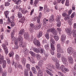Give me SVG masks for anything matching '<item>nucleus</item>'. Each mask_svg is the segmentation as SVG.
Wrapping results in <instances>:
<instances>
[{"label":"nucleus","mask_w":76,"mask_h":76,"mask_svg":"<svg viewBox=\"0 0 76 76\" xmlns=\"http://www.w3.org/2000/svg\"><path fill=\"white\" fill-rule=\"evenodd\" d=\"M23 37L20 35H19L18 38V41L20 42V47H22L23 48H25L26 47L25 44L23 42Z\"/></svg>","instance_id":"obj_1"},{"label":"nucleus","mask_w":76,"mask_h":76,"mask_svg":"<svg viewBox=\"0 0 76 76\" xmlns=\"http://www.w3.org/2000/svg\"><path fill=\"white\" fill-rule=\"evenodd\" d=\"M72 12V10H70L68 12V14H67L65 13H64L62 14L63 16L65 17L64 19L65 20H69L70 19V15H71Z\"/></svg>","instance_id":"obj_2"},{"label":"nucleus","mask_w":76,"mask_h":76,"mask_svg":"<svg viewBox=\"0 0 76 76\" xmlns=\"http://www.w3.org/2000/svg\"><path fill=\"white\" fill-rule=\"evenodd\" d=\"M61 60L64 64H65V66H67L69 63L67 61V59L66 57L63 56L61 58Z\"/></svg>","instance_id":"obj_3"},{"label":"nucleus","mask_w":76,"mask_h":76,"mask_svg":"<svg viewBox=\"0 0 76 76\" xmlns=\"http://www.w3.org/2000/svg\"><path fill=\"white\" fill-rule=\"evenodd\" d=\"M57 52L59 53H64V51L61 48V47L60 46V44H58L57 45Z\"/></svg>","instance_id":"obj_4"},{"label":"nucleus","mask_w":76,"mask_h":76,"mask_svg":"<svg viewBox=\"0 0 76 76\" xmlns=\"http://www.w3.org/2000/svg\"><path fill=\"white\" fill-rule=\"evenodd\" d=\"M48 31L51 32L52 34H54V35H57V30H55L54 28H50L48 30Z\"/></svg>","instance_id":"obj_5"},{"label":"nucleus","mask_w":76,"mask_h":76,"mask_svg":"<svg viewBox=\"0 0 76 76\" xmlns=\"http://www.w3.org/2000/svg\"><path fill=\"white\" fill-rule=\"evenodd\" d=\"M61 18V17L60 16H58V17L56 18V22H58L57 24V26L58 27H60L61 26V22L60 21Z\"/></svg>","instance_id":"obj_6"},{"label":"nucleus","mask_w":76,"mask_h":76,"mask_svg":"<svg viewBox=\"0 0 76 76\" xmlns=\"http://www.w3.org/2000/svg\"><path fill=\"white\" fill-rule=\"evenodd\" d=\"M47 69L46 70V72L49 75H50V76H53V73H54V72H53V71L51 69H48V68H47Z\"/></svg>","instance_id":"obj_7"},{"label":"nucleus","mask_w":76,"mask_h":76,"mask_svg":"<svg viewBox=\"0 0 76 76\" xmlns=\"http://www.w3.org/2000/svg\"><path fill=\"white\" fill-rule=\"evenodd\" d=\"M50 47L52 49V51H51V54L52 55H54V50H55V47L53 43H51L50 44Z\"/></svg>","instance_id":"obj_8"},{"label":"nucleus","mask_w":76,"mask_h":76,"mask_svg":"<svg viewBox=\"0 0 76 76\" xmlns=\"http://www.w3.org/2000/svg\"><path fill=\"white\" fill-rule=\"evenodd\" d=\"M2 46L3 49H4V50H5V54L7 55V53H9V51H8V49H7V47H6V46L5 44H2Z\"/></svg>","instance_id":"obj_9"},{"label":"nucleus","mask_w":76,"mask_h":76,"mask_svg":"<svg viewBox=\"0 0 76 76\" xmlns=\"http://www.w3.org/2000/svg\"><path fill=\"white\" fill-rule=\"evenodd\" d=\"M33 43L35 44L36 45H37V46H41V44H40V42H39V41L38 40H37V38H34L33 40Z\"/></svg>","instance_id":"obj_10"},{"label":"nucleus","mask_w":76,"mask_h":76,"mask_svg":"<svg viewBox=\"0 0 76 76\" xmlns=\"http://www.w3.org/2000/svg\"><path fill=\"white\" fill-rule=\"evenodd\" d=\"M67 51L69 54H72L73 52V49L72 47H69L67 49Z\"/></svg>","instance_id":"obj_11"},{"label":"nucleus","mask_w":76,"mask_h":76,"mask_svg":"<svg viewBox=\"0 0 76 76\" xmlns=\"http://www.w3.org/2000/svg\"><path fill=\"white\" fill-rule=\"evenodd\" d=\"M24 36V38L25 39L28 41L29 40V34H28V32H26Z\"/></svg>","instance_id":"obj_12"},{"label":"nucleus","mask_w":76,"mask_h":76,"mask_svg":"<svg viewBox=\"0 0 76 76\" xmlns=\"http://www.w3.org/2000/svg\"><path fill=\"white\" fill-rule=\"evenodd\" d=\"M65 31L68 35H71L72 33L71 31V29L70 28H66L65 29Z\"/></svg>","instance_id":"obj_13"},{"label":"nucleus","mask_w":76,"mask_h":76,"mask_svg":"<svg viewBox=\"0 0 76 76\" xmlns=\"http://www.w3.org/2000/svg\"><path fill=\"white\" fill-rule=\"evenodd\" d=\"M69 62L70 64H73V58L72 57L69 56L68 57Z\"/></svg>","instance_id":"obj_14"},{"label":"nucleus","mask_w":76,"mask_h":76,"mask_svg":"<svg viewBox=\"0 0 76 76\" xmlns=\"http://www.w3.org/2000/svg\"><path fill=\"white\" fill-rule=\"evenodd\" d=\"M43 64V61L42 60H41L39 61L38 63V66H39L40 67H42V65Z\"/></svg>","instance_id":"obj_15"},{"label":"nucleus","mask_w":76,"mask_h":76,"mask_svg":"<svg viewBox=\"0 0 76 76\" xmlns=\"http://www.w3.org/2000/svg\"><path fill=\"white\" fill-rule=\"evenodd\" d=\"M24 32H25V30L23 29H22L19 31L18 33V35H23V34H24Z\"/></svg>","instance_id":"obj_16"},{"label":"nucleus","mask_w":76,"mask_h":76,"mask_svg":"<svg viewBox=\"0 0 76 76\" xmlns=\"http://www.w3.org/2000/svg\"><path fill=\"white\" fill-rule=\"evenodd\" d=\"M36 56L37 60H41V59H42V56H41L39 54H36Z\"/></svg>","instance_id":"obj_17"},{"label":"nucleus","mask_w":76,"mask_h":76,"mask_svg":"<svg viewBox=\"0 0 76 76\" xmlns=\"http://www.w3.org/2000/svg\"><path fill=\"white\" fill-rule=\"evenodd\" d=\"M21 12L22 14H23L24 15L26 14V13L28 12V11L25 8H22Z\"/></svg>","instance_id":"obj_18"},{"label":"nucleus","mask_w":76,"mask_h":76,"mask_svg":"<svg viewBox=\"0 0 76 76\" xmlns=\"http://www.w3.org/2000/svg\"><path fill=\"white\" fill-rule=\"evenodd\" d=\"M2 67L4 69L6 68V61L5 60H3L2 61Z\"/></svg>","instance_id":"obj_19"},{"label":"nucleus","mask_w":76,"mask_h":76,"mask_svg":"<svg viewBox=\"0 0 76 76\" xmlns=\"http://www.w3.org/2000/svg\"><path fill=\"white\" fill-rule=\"evenodd\" d=\"M56 67L57 69L58 70H60V65L59 64V63L58 62H56L55 64Z\"/></svg>","instance_id":"obj_20"},{"label":"nucleus","mask_w":76,"mask_h":76,"mask_svg":"<svg viewBox=\"0 0 76 76\" xmlns=\"http://www.w3.org/2000/svg\"><path fill=\"white\" fill-rule=\"evenodd\" d=\"M3 60H4V56L3 55H1L0 56V64H2Z\"/></svg>","instance_id":"obj_21"},{"label":"nucleus","mask_w":76,"mask_h":76,"mask_svg":"<svg viewBox=\"0 0 76 76\" xmlns=\"http://www.w3.org/2000/svg\"><path fill=\"white\" fill-rule=\"evenodd\" d=\"M26 60L25 58H23L21 59V62L24 66H25L26 64Z\"/></svg>","instance_id":"obj_22"},{"label":"nucleus","mask_w":76,"mask_h":76,"mask_svg":"<svg viewBox=\"0 0 76 76\" xmlns=\"http://www.w3.org/2000/svg\"><path fill=\"white\" fill-rule=\"evenodd\" d=\"M32 71L33 72V73L34 74H35L37 73V70H36V69L34 67H32L31 68Z\"/></svg>","instance_id":"obj_23"},{"label":"nucleus","mask_w":76,"mask_h":76,"mask_svg":"<svg viewBox=\"0 0 76 76\" xmlns=\"http://www.w3.org/2000/svg\"><path fill=\"white\" fill-rule=\"evenodd\" d=\"M9 11H5L4 12V14L6 18H7V16H8V15L9 14Z\"/></svg>","instance_id":"obj_24"},{"label":"nucleus","mask_w":76,"mask_h":76,"mask_svg":"<svg viewBox=\"0 0 76 76\" xmlns=\"http://www.w3.org/2000/svg\"><path fill=\"white\" fill-rule=\"evenodd\" d=\"M50 45L51 44H54L56 43V42L55 41V40L53 38H50Z\"/></svg>","instance_id":"obj_25"},{"label":"nucleus","mask_w":76,"mask_h":76,"mask_svg":"<svg viewBox=\"0 0 76 76\" xmlns=\"http://www.w3.org/2000/svg\"><path fill=\"white\" fill-rule=\"evenodd\" d=\"M28 69H25L24 71V75L25 76H28Z\"/></svg>","instance_id":"obj_26"},{"label":"nucleus","mask_w":76,"mask_h":76,"mask_svg":"<svg viewBox=\"0 0 76 76\" xmlns=\"http://www.w3.org/2000/svg\"><path fill=\"white\" fill-rule=\"evenodd\" d=\"M42 36V32L40 31L39 33L37 35V37L38 38H39L40 37H41Z\"/></svg>","instance_id":"obj_27"},{"label":"nucleus","mask_w":76,"mask_h":76,"mask_svg":"<svg viewBox=\"0 0 76 76\" xmlns=\"http://www.w3.org/2000/svg\"><path fill=\"white\" fill-rule=\"evenodd\" d=\"M41 25H39L38 26H36L34 28L35 30H38L41 28Z\"/></svg>","instance_id":"obj_28"},{"label":"nucleus","mask_w":76,"mask_h":76,"mask_svg":"<svg viewBox=\"0 0 76 76\" xmlns=\"http://www.w3.org/2000/svg\"><path fill=\"white\" fill-rule=\"evenodd\" d=\"M66 37L64 35H62L61 37V40L62 42H64L65 41V38Z\"/></svg>","instance_id":"obj_29"},{"label":"nucleus","mask_w":76,"mask_h":76,"mask_svg":"<svg viewBox=\"0 0 76 76\" xmlns=\"http://www.w3.org/2000/svg\"><path fill=\"white\" fill-rule=\"evenodd\" d=\"M18 18H21L22 17V14L19 11L18 14Z\"/></svg>","instance_id":"obj_30"},{"label":"nucleus","mask_w":76,"mask_h":76,"mask_svg":"<svg viewBox=\"0 0 76 76\" xmlns=\"http://www.w3.org/2000/svg\"><path fill=\"white\" fill-rule=\"evenodd\" d=\"M33 51L34 52H35L37 53H39V50L35 48H33Z\"/></svg>","instance_id":"obj_31"},{"label":"nucleus","mask_w":76,"mask_h":76,"mask_svg":"<svg viewBox=\"0 0 76 76\" xmlns=\"http://www.w3.org/2000/svg\"><path fill=\"white\" fill-rule=\"evenodd\" d=\"M64 68H65V66L64 65H62L60 67V69H61V71L64 73Z\"/></svg>","instance_id":"obj_32"},{"label":"nucleus","mask_w":76,"mask_h":76,"mask_svg":"<svg viewBox=\"0 0 76 76\" xmlns=\"http://www.w3.org/2000/svg\"><path fill=\"white\" fill-rule=\"evenodd\" d=\"M25 20V17H23V19H21L19 20V22H20V23H24Z\"/></svg>","instance_id":"obj_33"},{"label":"nucleus","mask_w":76,"mask_h":76,"mask_svg":"<svg viewBox=\"0 0 76 76\" xmlns=\"http://www.w3.org/2000/svg\"><path fill=\"white\" fill-rule=\"evenodd\" d=\"M45 37L47 39H48L50 38L49 34L48 33H46L45 35Z\"/></svg>","instance_id":"obj_34"},{"label":"nucleus","mask_w":76,"mask_h":76,"mask_svg":"<svg viewBox=\"0 0 76 76\" xmlns=\"http://www.w3.org/2000/svg\"><path fill=\"white\" fill-rule=\"evenodd\" d=\"M54 15H52L50 17V21H53V20H54Z\"/></svg>","instance_id":"obj_35"},{"label":"nucleus","mask_w":76,"mask_h":76,"mask_svg":"<svg viewBox=\"0 0 76 76\" xmlns=\"http://www.w3.org/2000/svg\"><path fill=\"white\" fill-rule=\"evenodd\" d=\"M48 67H49V68H50V69H54V66L53 65L49 64L48 66Z\"/></svg>","instance_id":"obj_36"},{"label":"nucleus","mask_w":76,"mask_h":76,"mask_svg":"<svg viewBox=\"0 0 76 76\" xmlns=\"http://www.w3.org/2000/svg\"><path fill=\"white\" fill-rule=\"evenodd\" d=\"M39 3V2L38 1H37V0H36L34 2V7H37V4H38V3Z\"/></svg>","instance_id":"obj_37"},{"label":"nucleus","mask_w":76,"mask_h":76,"mask_svg":"<svg viewBox=\"0 0 76 76\" xmlns=\"http://www.w3.org/2000/svg\"><path fill=\"white\" fill-rule=\"evenodd\" d=\"M45 48L46 50H48L50 49L49 45H45Z\"/></svg>","instance_id":"obj_38"},{"label":"nucleus","mask_w":76,"mask_h":76,"mask_svg":"<svg viewBox=\"0 0 76 76\" xmlns=\"http://www.w3.org/2000/svg\"><path fill=\"white\" fill-rule=\"evenodd\" d=\"M52 60L54 61L55 62H56L57 61V59L56 58V57L55 56H53L52 57Z\"/></svg>","instance_id":"obj_39"},{"label":"nucleus","mask_w":76,"mask_h":76,"mask_svg":"<svg viewBox=\"0 0 76 76\" xmlns=\"http://www.w3.org/2000/svg\"><path fill=\"white\" fill-rule=\"evenodd\" d=\"M65 4L66 6H69V0H66Z\"/></svg>","instance_id":"obj_40"},{"label":"nucleus","mask_w":76,"mask_h":76,"mask_svg":"<svg viewBox=\"0 0 76 76\" xmlns=\"http://www.w3.org/2000/svg\"><path fill=\"white\" fill-rule=\"evenodd\" d=\"M6 60H7V63L8 64H10V59L9 58V57H6Z\"/></svg>","instance_id":"obj_41"},{"label":"nucleus","mask_w":76,"mask_h":76,"mask_svg":"<svg viewBox=\"0 0 76 76\" xmlns=\"http://www.w3.org/2000/svg\"><path fill=\"white\" fill-rule=\"evenodd\" d=\"M54 38L56 41H57L59 39V37H58V36H55Z\"/></svg>","instance_id":"obj_42"},{"label":"nucleus","mask_w":76,"mask_h":76,"mask_svg":"<svg viewBox=\"0 0 76 76\" xmlns=\"http://www.w3.org/2000/svg\"><path fill=\"white\" fill-rule=\"evenodd\" d=\"M13 21H12L11 22V26L13 27V26L15 25V22H13Z\"/></svg>","instance_id":"obj_43"},{"label":"nucleus","mask_w":76,"mask_h":76,"mask_svg":"<svg viewBox=\"0 0 76 76\" xmlns=\"http://www.w3.org/2000/svg\"><path fill=\"white\" fill-rule=\"evenodd\" d=\"M47 21H48V19H46V18L44 19L43 21V23L44 24H46V23H47Z\"/></svg>","instance_id":"obj_44"},{"label":"nucleus","mask_w":76,"mask_h":76,"mask_svg":"<svg viewBox=\"0 0 76 76\" xmlns=\"http://www.w3.org/2000/svg\"><path fill=\"white\" fill-rule=\"evenodd\" d=\"M73 57L75 58H76V51H74L73 52Z\"/></svg>","instance_id":"obj_45"},{"label":"nucleus","mask_w":76,"mask_h":76,"mask_svg":"<svg viewBox=\"0 0 76 76\" xmlns=\"http://www.w3.org/2000/svg\"><path fill=\"white\" fill-rule=\"evenodd\" d=\"M75 12H73L71 15L70 17L71 18H73L74 17H75Z\"/></svg>","instance_id":"obj_46"},{"label":"nucleus","mask_w":76,"mask_h":76,"mask_svg":"<svg viewBox=\"0 0 76 76\" xmlns=\"http://www.w3.org/2000/svg\"><path fill=\"white\" fill-rule=\"evenodd\" d=\"M44 50L43 49H40L39 50V53H41V54L43 53V52H44Z\"/></svg>","instance_id":"obj_47"},{"label":"nucleus","mask_w":76,"mask_h":76,"mask_svg":"<svg viewBox=\"0 0 76 76\" xmlns=\"http://www.w3.org/2000/svg\"><path fill=\"white\" fill-rule=\"evenodd\" d=\"M58 75L59 76H64V75L63 74V73H62L61 72H58Z\"/></svg>","instance_id":"obj_48"},{"label":"nucleus","mask_w":76,"mask_h":76,"mask_svg":"<svg viewBox=\"0 0 76 76\" xmlns=\"http://www.w3.org/2000/svg\"><path fill=\"white\" fill-rule=\"evenodd\" d=\"M29 53L32 56H35V53L32 51H30L29 52Z\"/></svg>","instance_id":"obj_49"},{"label":"nucleus","mask_w":76,"mask_h":76,"mask_svg":"<svg viewBox=\"0 0 76 76\" xmlns=\"http://www.w3.org/2000/svg\"><path fill=\"white\" fill-rule=\"evenodd\" d=\"M9 56L10 57H11L13 56V53L12 52H10L9 54Z\"/></svg>","instance_id":"obj_50"},{"label":"nucleus","mask_w":76,"mask_h":76,"mask_svg":"<svg viewBox=\"0 0 76 76\" xmlns=\"http://www.w3.org/2000/svg\"><path fill=\"white\" fill-rule=\"evenodd\" d=\"M41 18L39 17H38L37 18V23H40V19Z\"/></svg>","instance_id":"obj_51"},{"label":"nucleus","mask_w":76,"mask_h":76,"mask_svg":"<svg viewBox=\"0 0 76 76\" xmlns=\"http://www.w3.org/2000/svg\"><path fill=\"white\" fill-rule=\"evenodd\" d=\"M38 74L39 75H42V71H41L40 69L38 70Z\"/></svg>","instance_id":"obj_52"},{"label":"nucleus","mask_w":76,"mask_h":76,"mask_svg":"<svg viewBox=\"0 0 76 76\" xmlns=\"http://www.w3.org/2000/svg\"><path fill=\"white\" fill-rule=\"evenodd\" d=\"M15 59L16 60L19 59V56L18 54H16L15 55Z\"/></svg>","instance_id":"obj_53"},{"label":"nucleus","mask_w":76,"mask_h":76,"mask_svg":"<svg viewBox=\"0 0 76 76\" xmlns=\"http://www.w3.org/2000/svg\"><path fill=\"white\" fill-rule=\"evenodd\" d=\"M15 18V15H12L11 17V18L13 20V21L14 20Z\"/></svg>","instance_id":"obj_54"},{"label":"nucleus","mask_w":76,"mask_h":76,"mask_svg":"<svg viewBox=\"0 0 76 76\" xmlns=\"http://www.w3.org/2000/svg\"><path fill=\"white\" fill-rule=\"evenodd\" d=\"M7 23H8V24H10V23H11V21H10V19H9V18H8V20L7 21Z\"/></svg>","instance_id":"obj_55"},{"label":"nucleus","mask_w":76,"mask_h":76,"mask_svg":"<svg viewBox=\"0 0 76 76\" xmlns=\"http://www.w3.org/2000/svg\"><path fill=\"white\" fill-rule=\"evenodd\" d=\"M30 26L31 28H34V24L31 23L30 24Z\"/></svg>","instance_id":"obj_56"},{"label":"nucleus","mask_w":76,"mask_h":76,"mask_svg":"<svg viewBox=\"0 0 76 76\" xmlns=\"http://www.w3.org/2000/svg\"><path fill=\"white\" fill-rule=\"evenodd\" d=\"M58 58H60L61 57V54L59 53H57V54Z\"/></svg>","instance_id":"obj_57"},{"label":"nucleus","mask_w":76,"mask_h":76,"mask_svg":"<svg viewBox=\"0 0 76 76\" xmlns=\"http://www.w3.org/2000/svg\"><path fill=\"white\" fill-rule=\"evenodd\" d=\"M21 2H22L21 0H18L17 2V4H19L21 3Z\"/></svg>","instance_id":"obj_58"},{"label":"nucleus","mask_w":76,"mask_h":76,"mask_svg":"<svg viewBox=\"0 0 76 76\" xmlns=\"http://www.w3.org/2000/svg\"><path fill=\"white\" fill-rule=\"evenodd\" d=\"M57 31H58V32H59V34H60V32L61 31V28H58L57 29Z\"/></svg>","instance_id":"obj_59"},{"label":"nucleus","mask_w":76,"mask_h":76,"mask_svg":"<svg viewBox=\"0 0 76 76\" xmlns=\"http://www.w3.org/2000/svg\"><path fill=\"white\" fill-rule=\"evenodd\" d=\"M31 62L33 63V64H35V61L34 59L33 58L32 59V61H31Z\"/></svg>","instance_id":"obj_60"},{"label":"nucleus","mask_w":76,"mask_h":76,"mask_svg":"<svg viewBox=\"0 0 76 76\" xmlns=\"http://www.w3.org/2000/svg\"><path fill=\"white\" fill-rule=\"evenodd\" d=\"M30 32V33H32L34 32V29L33 28H31L29 29Z\"/></svg>","instance_id":"obj_61"},{"label":"nucleus","mask_w":76,"mask_h":76,"mask_svg":"<svg viewBox=\"0 0 76 76\" xmlns=\"http://www.w3.org/2000/svg\"><path fill=\"white\" fill-rule=\"evenodd\" d=\"M9 5H10V3H9V2H7L5 3V6H9Z\"/></svg>","instance_id":"obj_62"},{"label":"nucleus","mask_w":76,"mask_h":76,"mask_svg":"<svg viewBox=\"0 0 76 76\" xmlns=\"http://www.w3.org/2000/svg\"><path fill=\"white\" fill-rule=\"evenodd\" d=\"M73 28L74 29H76V23H75L73 25Z\"/></svg>","instance_id":"obj_63"},{"label":"nucleus","mask_w":76,"mask_h":76,"mask_svg":"<svg viewBox=\"0 0 76 76\" xmlns=\"http://www.w3.org/2000/svg\"><path fill=\"white\" fill-rule=\"evenodd\" d=\"M7 75L6 72H3L2 73V76H6Z\"/></svg>","instance_id":"obj_64"}]
</instances>
